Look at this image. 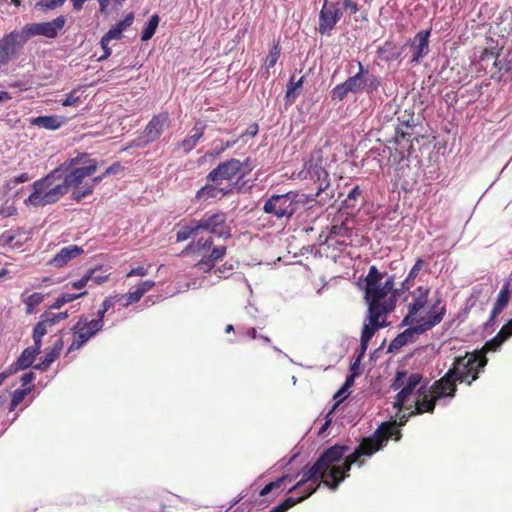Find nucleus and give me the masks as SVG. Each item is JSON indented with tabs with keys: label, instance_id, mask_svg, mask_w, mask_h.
I'll use <instances>...</instances> for the list:
<instances>
[{
	"label": "nucleus",
	"instance_id": "obj_55",
	"mask_svg": "<svg viewBox=\"0 0 512 512\" xmlns=\"http://www.w3.org/2000/svg\"><path fill=\"white\" fill-rule=\"evenodd\" d=\"M92 272H86L81 279L73 282H69L66 286L72 287L73 289H82L87 286L88 282L91 281Z\"/></svg>",
	"mask_w": 512,
	"mask_h": 512
},
{
	"label": "nucleus",
	"instance_id": "obj_11",
	"mask_svg": "<svg viewBox=\"0 0 512 512\" xmlns=\"http://www.w3.org/2000/svg\"><path fill=\"white\" fill-rule=\"evenodd\" d=\"M430 295V287L427 285L418 286L410 292L411 302L408 304V312L403 318L401 325H412L417 321H420L422 317H418V313L428 303Z\"/></svg>",
	"mask_w": 512,
	"mask_h": 512
},
{
	"label": "nucleus",
	"instance_id": "obj_33",
	"mask_svg": "<svg viewBox=\"0 0 512 512\" xmlns=\"http://www.w3.org/2000/svg\"><path fill=\"white\" fill-rule=\"evenodd\" d=\"M38 354L35 353L32 348H26L22 351L21 355L18 357L17 361L9 367L7 370L10 374L17 372L18 370H23L32 365L36 356Z\"/></svg>",
	"mask_w": 512,
	"mask_h": 512
},
{
	"label": "nucleus",
	"instance_id": "obj_38",
	"mask_svg": "<svg viewBox=\"0 0 512 512\" xmlns=\"http://www.w3.org/2000/svg\"><path fill=\"white\" fill-rule=\"evenodd\" d=\"M411 128L412 127L408 123L401 124L396 128L395 137H394L395 142L396 143H401L402 141L406 142V146H403L402 148L409 149L412 147V145H411L412 134L409 132V130Z\"/></svg>",
	"mask_w": 512,
	"mask_h": 512
},
{
	"label": "nucleus",
	"instance_id": "obj_10",
	"mask_svg": "<svg viewBox=\"0 0 512 512\" xmlns=\"http://www.w3.org/2000/svg\"><path fill=\"white\" fill-rule=\"evenodd\" d=\"M198 222L201 231H207L223 239H229L232 236L225 212H207Z\"/></svg>",
	"mask_w": 512,
	"mask_h": 512
},
{
	"label": "nucleus",
	"instance_id": "obj_30",
	"mask_svg": "<svg viewBox=\"0 0 512 512\" xmlns=\"http://www.w3.org/2000/svg\"><path fill=\"white\" fill-rule=\"evenodd\" d=\"M213 242L211 236L200 238L197 241H191L181 252V255H204L212 248Z\"/></svg>",
	"mask_w": 512,
	"mask_h": 512
},
{
	"label": "nucleus",
	"instance_id": "obj_54",
	"mask_svg": "<svg viewBox=\"0 0 512 512\" xmlns=\"http://www.w3.org/2000/svg\"><path fill=\"white\" fill-rule=\"evenodd\" d=\"M234 270V264L232 262H225L224 264H222L220 267H218L214 273L218 276V277H222V278H228L232 272Z\"/></svg>",
	"mask_w": 512,
	"mask_h": 512
},
{
	"label": "nucleus",
	"instance_id": "obj_9",
	"mask_svg": "<svg viewBox=\"0 0 512 512\" xmlns=\"http://www.w3.org/2000/svg\"><path fill=\"white\" fill-rule=\"evenodd\" d=\"M297 197L298 194L293 191L281 195H272L265 201L263 211L278 219H289L298 209Z\"/></svg>",
	"mask_w": 512,
	"mask_h": 512
},
{
	"label": "nucleus",
	"instance_id": "obj_50",
	"mask_svg": "<svg viewBox=\"0 0 512 512\" xmlns=\"http://www.w3.org/2000/svg\"><path fill=\"white\" fill-rule=\"evenodd\" d=\"M506 340L503 336L498 332L492 339L487 341L484 345V349L486 351H497L498 348L504 343Z\"/></svg>",
	"mask_w": 512,
	"mask_h": 512
},
{
	"label": "nucleus",
	"instance_id": "obj_16",
	"mask_svg": "<svg viewBox=\"0 0 512 512\" xmlns=\"http://www.w3.org/2000/svg\"><path fill=\"white\" fill-rule=\"evenodd\" d=\"M168 120V112H161L154 115L138 138L137 146H145L157 140L167 126Z\"/></svg>",
	"mask_w": 512,
	"mask_h": 512
},
{
	"label": "nucleus",
	"instance_id": "obj_46",
	"mask_svg": "<svg viewBox=\"0 0 512 512\" xmlns=\"http://www.w3.org/2000/svg\"><path fill=\"white\" fill-rule=\"evenodd\" d=\"M66 0H41L36 3L35 8L43 12L61 7Z\"/></svg>",
	"mask_w": 512,
	"mask_h": 512
},
{
	"label": "nucleus",
	"instance_id": "obj_12",
	"mask_svg": "<svg viewBox=\"0 0 512 512\" xmlns=\"http://www.w3.org/2000/svg\"><path fill=\"white\" fill-rule=\"evenodd\" d=\"M354 93L366 92L368 94L376 91L381 85L380 77L370 71L369 67L359 66V71L348 78Z\"/></svg>",
	"mask_w": 512,
	"mask_h": 512
},
{
	"label": "nucleus",
	"instance_id": "obj_2",
	"mask_svg": "<svg viewBox=\"0 0 512 512\" xmlns=\"http://www.w3.org/2000/svg\"><path fill=\"white\" fill-rule=\"evenodd\" d=\"M79 159L71 158L64 161L57 169H61V180L67 194L74 189L71 198L80 202L83 198L93 193L94 187L103 180V176L93 177L89 181L86 178L92 177L97 171V162L94 159L87 160L83 166L78 167Z\"/></svg>",
	"mask_w": 512,
	"mask_h": 512
},
{
	"label": "nucleus",
	"instance_id": "obj_28",
	"mask_svg": "<svg viewBox=\"0 0 512 512\" xmlns=\"http://www.w3.org/2000/svg\"><path fill=\"white\" fill-rule=\"evenodd\" d=\"M388 325V323H372L371 321L367 320V322L364 324L362 333H361V340H360V355L359 357L363 356L368 348V344L374 334L380 329L384 328Z\"/></svg>",
	"mask_w": 512,
	"mask_h": 512
},
{
	"label": "nucleus",
	"instance_id": "obj_34",
	"mask_svg": "<svg viewBox=\"0 0 512 512\" xmlns=\"http://www.w3.org/2000/svg\"><path fill=\"white\" fill-rule=\"evenodd\" d=\"M200 230L198 220H192L188 223L180 225L176 232V241L183 242L195 236Z\"/></svg>",
	"mask_w": 512,
	"mask_h": 512
},
{
	"label": "nucleus",
	"instance_id": "obj_5",
	"mask_svg": "<svg viewBox=\"0 0 512 512\" xmlns=\"http://www.w3.org/2000/svg\"><path fill=\"white\" fill-rule=\"evenodd\" d=\"M440 303L441 299L439 298L429 310L427 317H422L420 321H417L412 325H408L409 327L407 329L399 333L391 341L388 350L390 352L398 351L408 343L414 342L416 335L423 334L438 325L446 314V306L442 305L441 307H438Z\"/></svg>",
	"mask_w": 512,
	"mask_h": 512
},
{
	"label": "nucleus",
	"instance_id": "obj_49",
	"mask_svg": "<svg viewBox=\"0 0 512 512\" xmlns=\"http://www.w3.org/2000/svg\"><path fill=\"white\" fill-rule=\"evenodd\" d=\"M362 195V191L359 186H355L348 193L347 198L344 200V204L347 208H354L356 202L360 196Z\"/></svg>",
	"mask_w": 512,
	"mask_h": 512
},
{
	"label": "nucleus",
	"instance_id": "obj_51",
	"mask_svg": "<svg viewBox=\"0 0 512 512\" xmlns=\"http://www.w3.org/2000/svg\"><path fill=\"white\" fill-rule=\"evenodd\" d=\"M227 253V247L225 245L215 246L211 249V252L208 254L210 260H213L215 263L222 260Z\"/></svg>",
	"mask_w": 512,
	"mask_h": 512
},
{
	"label": "nucleus",
	"instance_id": "obj_59",
	"mask_svg": "<svg viewBox=\"0 0 512 512\" xmlns=\"http://www.w3.org/2000/svg\"><path fill=\"white\" fill-rule=\"evenodd\" d=\"M238 141H239V138H236V139H233V140H227L226 142H222L219 147L215 148L214 155L215 156L221 155L227 149L232 148Z\"/></svg>",
	"mask_w": 512,
	"mask_h": 512
},
{
	"label": "nucleus",
	"instance_id": "obj_48",
	"mask_svg": "<svg viewBox=\"0 0 512 512\" xmlns=\"http://www.w3.org/2000/svg\"><path fill=\"white\" fill-rule=\"evenodd\" d=\"M113 305H114V302H113L111 297H106L103 300V302H102V304L100 306V309L97 312V318L95 319L96 321H100V324L102 326H104V316H105V314L107 313V311L111 307H113Z\"/></svg>",
	"mask_w": 512,
	"mask_h": 512
},
{
	"label": "nucleus",
	"instance_id": "obj_42",
	"mask_svg": "<svg viewBox=\"0 0 512 512\" xmlns=\"http://www.w3.org/2000/svg\"><path fill=\"white\" fill-rule=\"evenodd\" d=\"M349 92L354 93V89L351 86V82L348 81V79L341 83L336 85L332 90V100H343Z\"/></svg>",
	"mask_w": 512,
	"mask_h": 512
},
{
	"label": "nucleus",
	"instance_id": "obj_19",
	"mask_svg": "<svg viewBox=\"0 0 512 512\" xmlns=\"http://www.w3.org/2000/svg\"><path fill=\"white\" fill-rule=\"evenodd\" d=\"M27 40L25 34L13 31L0 40V62L10 60Z\"/></svg>",
	"mask_w": 512,
	"mask_h": 512
},
{
	"label": "nucleus",
	"instance_id": "obj_27",
	"mask_svg": "<svg viewBox=\"0 0 512 512\" xmlns=\"http://www.w3.org/2000/svg\"><path fill=\"white\" fill-rule=\"evenodd\" d=\"M30 122L39 128L57 130L67 122V119L60 115H49L34 117Z\"/></svg>",
	"mask_w": 512,
	"mask_h": 512
},
{
	"label": "nucleus",
	"instance_id": "obj_25",
	"mask_svg": "<svg viewBox=\"0 0 512 512\" xmlns=\"http://www.w3.org/2000/svg\"><path fill=\"white\" fill-rule=\"evenodd\" d=\"M318 487H319V484H316L315 486H313L312 482L306 483L303 487L298 489V490L303 491L304 494L302 496H300L298 498L288 497L282 503H280L278 506L271 509L270 512H287L290 508H292L296 504L304 501L306 498H308L310 495H312L317 490ZM295 490L296 489H294L293 491H295Z\"/></svg>",
	"mask_w": 512,
	"mask_h": 512
},
{
	"label": "nucleus",
	"instance_id": "obj_29",
	"mask_svg": "<svg viewBox=\"0 0 512 512\" xmlns=\"http://www.w3.org/2000/svg\"><path fill=\"white\" fill-rule=\"evenodd\" d=\"M388 325V323H372L371 321L367 320V322L364 324L362 333H361V340H360V355L359 357L363 356L368 348V344L374 334L380 329L384 328Z\"/></svg>",
	"mask_w": 512,
	"mask_h": 512
},
{
	"label": "nucleus",
	"instance_id": "obj_26",
	"mask_svg": "<svg viewBox=\"0 0 512 512\" xmlns=\"http://www.w3.org/2000/svg\"><path fill=\"white\" fill-rule=\"evenodd\" d=\"M100 80L101 78L99 77L95 80L90 81L89 83H85L83 85H78L77 87H75L73 90L66 94L64 99L61 100L62 106H78L80 103H82L83 99L85 98V88L94 85Z\"/></svg>",
	"mask_w": 512,
	"mask_h": 512
},
{
	"label": "nucleus",
	"instance_id": "obj_37",
	"mask_svg": "<svg viewBox=\"0 0 512 512\" xmlns=\"http://www.w3.org/2000/svg\"><path fill=\"white\" fill-rule=\"evenodd\" d=\"M87 295V291H83L80 293H62L59 295L52 305H50V309L58 310L61 307H63L65 304L73 302L74 300H77L79 298L84 297Z\"/></svg>",
	"mask_w": 512,
	"mask_h": 512
},
{
	"label": "nucleus",
	"instance_id": "obj_13",
	"mask_svg": "<svg viewBox=\"0 0 512 512\" xmlns=\"http://www.w3.org/2000/svg\"><path fill=\"white\" fill-rule=\"evenodd\" d=\"M342 16L343 13L338 2L329 3L328 0H324L322 9L319 12L318 32L321 35H330Z\"/></svg>",
	"mask_w": 512,
	"mask_h": 512
},
{
	"label": "nucleus",
	"instance_id": "obj_3",
	"mask_svg": "<svg viewBox=\"0 0 512 512\" xmlns=\"http://www.w3.org/2000/svg\"><path fill=\"white\" fill-rule=\"evenodd\" d=\"M384 274L375 265L370 266L365 277L364 298L368 304L367 320L387 323V316L395 310L397 294L381 287Z\"/></svg>",
	"mask_w": 512,
	"mask_h": 512
},
{
	"label": "nucleus",
	"instance_id": "obj_22",
	"mask_svg": "<svg viewBox=\"0 0 512 512\" xmlns=\"http://www.w3.org/2000/svg\"><path fill=\"white\" fill-rule=\"evenodd\" d=\"M378 56L380 60L385 62H402L407 56V47L399 46L392 41H386L383 46L379 47Z\"/></svg>",
	"mask_w": 512,
	"mask_h": 512
},
{
	"label": "nucleus",
	"instance_id": "obj_4",
	"mask_svg": "<svg viewBox=\"0 0 512 512\" xmlns=\"http://www.w3.org/2000/svg\"><path fill=\"white\" fill-rule=\"evenodd\" d=\"M61 182V169L55 168L45 177L33 183L32 192L25 203L34 207L56 203L66 194Z\"/></svg>",
	"mask_w": 512,
	"mask_h": 512
},
{
	"label": "nucleus",
	"instance_id": "obj_1",
	"mask_svg": "<svg viewBox=\"0 0 512 512\" xmlns=\"http://www.w3.org/2000/svg\"><path fill=\"white\" fill-rule=\"evenodd\" d=\"M411 416L403 414L399 417V421L382 422L375 432L361 440L358 447L349 455L346 453L350 450L347 445H334L326 449L318 460L303 473V477L299 480L289 492L294 489L303 487L306 483L312 482L318 484L321 479L322 483L332 490H336L339 484L348 476L352 464L362 466L365 458H369L378 451L382 450L390 439L399 441L402 437L400 426L408 421Z\"/></svg>",
	"mask_w": 512,
	"mask_h": 512
},
{
	"label": "nucleus",
	"instance_id": "obj_57",
	"mask_svg": "<svg viewBox=\"0 0 512 512\" xmlns=\"http://www.w3.org/2000/svg\"><path fill=\"white\" fill-rule=\"evenodd\" d=\"M143 296L140 294V292L135 288L133 291H129L127 294L123 296L125 298V302L123 303L124 306H129L133 303H137L140 301V299Z\"/></svg>",
	"mask_w": 512,
	"mask_h": 512
},
{
	"label": "nucleus",
	"instance_id": "obj_56",
	"mask_svg": "<svg viewBox=\"0 0 512 512\" xmlns=\"http://www.w3.org/2000/svg\"><path fill=\"white\" fill-rule=\"evenodd\" d=\"M285 477H280L276 479L275 481H272L265 485L262 490L260 491V496H266L269 493H271L274 489L280 488L282 482L284 481Z\"/></svg>",
	"mask_w": 512,
	"mask_h": 512
},
{
	"label": "nucleus",
	"instance_id": "obj_64",
	"mask_svg": "<svg viewBox=\"0 0 512 512\" xmlns=\"http://www.w3.org/2000/svg\"><path fill=\"white\" fill-rule=\"evenodd\" d=\"M499 333L506 341L512 337V318L502 326V328L499 330Z\"/></svg>",
	"mask_w": 512,
	"mask_h": 512
},
{
	"label": "nucleus",
	"instance_id": "obj_23",
	"mask_svg": "<svg viewBox=\"0 0 512 512\" xmlns=\"http://www.w3.org/2000/svg\"><path fill=\"white\" fill-rule=\"evenodd\" d=\"M83 252V248L77 245L64 247L52 259L49 260L48 265L55 268H62L66 266L71 260L83 254Z\"/></svg>",
	"mask_w": 512,
	"mask_h": 512
},
{
	"label": "nucleus",
	"instance_id": "obj_7",
	"mask_svg": "<svg viewBox=\"0 0 512 512\" xmlns=\"http://www.w3.org/2000/svg\"><path fill=\"white\" fill-rule=\"evenodd\" d=\"M252 169L253 167L251 165L250 158H246L243 161L237 158H231L219 163L208 173L206 179L208 182L221 184L223 181H231L237 177V181L234 183L236 186L252 171Z\"/></svg>",
	"mask_w": 512,
	"mask_h": 512
},
{
	"label": "nucleus",
	"instance_id": "obj_14",
	"mask_svg": "<svg viewBox=\"0 0 512 512\" xmlns=\"http://www.w3.org/2000/svg\"><path fill=\"white\" fill-rule=\"evenodd\" d=\"M65 22L66 18L61 15L49 22L32 23L23 28V34H25L26 38L37 35L56 38L63 29Z\"/></svg>",
	"mask_w": 512,
	"mask_h": 512
},
{
	"label": "nucleus",
	"instance_id": "obj_15",
	"mask_svg": "<svg viewBox=\"0 0 512 512\" xmlns=\"http://www.w3.org/2000/svg\"><path fill=\"white\" fill-rule=\"evenodd\" d=\"M432 29L421 30L416 33L413 39L407 41L404 44L407 47V55L411 54L409 62H419L424 57H426L430 51L429 49V37L431 35Z\"/></svg>",
	"mask_w": 512,
	"mask_h": 512
},
{
	"label": "nucleus",
	"instance_id": "obj_58",
	"mask_svg": "<svg viewBox=\"0 0 512 512\" xmlns=\"http://www.w3.org/2000/svg\"><path fill=\"white\" fill-rule=\"evenodd\" d=\"M424 265L425 261L422 258H418L408 273V280H415Z\"/></svg>",
	"mask_w": 512,
	"mask_h": 512
},
{
	"label": "nucleus",
	"instance_id": "obj_60",
	"mask_svg": "<svg viewBox=\"0 0 512 512\" xmlns=\"http://www.w3.org/2000/svg\"><path fill=\"white\" fill-rule=\"evenodd\" d=\"M134 21V14L128 13L123 20L115 24L117 28L120 29V31H124L127 27L131 26Z\"/></svg>",
	"mask_w": 512,
	"mask_h": 512
},
{
	"label": "nucleus",
	"instance_id": "obj_44",
	"mask_svg": "<svg viewBox=\"0 0 512 512\" xmlns=\"http://www.w3.org/2000/svg\"><path fill=\"white\" fill-rule=\"evenodd\" d=\"M22 229L17 228L16 230H7L0 235V246H19L20 244L14 243L17 236L21 235Z\"/></svg>",
	"mask_w": 512,
	"mask_h": 512
},
{
	"label": "nucleus",
	"instance_id": "obj_53",
	"mask_svg": "<svg viewBox=\"0 0 512 512\" xmlns=\"http://www.w3.org/2000/svg\"><path fill=\"white\" fill-rule=\"evenodd\" d=\"M350 234L351 230L346 226L344 222L339 225H332L330 229V236L349 237Z\"/></svg>",
	"mask_w": 512,
	"mask_h": 512
},
{
	"label": "nucleus",
	"instance_id": "obj_63",
	"mask_svg": "<svg viewBox=\"0 0 512 512\" xmlns=\"http://www.w3.org/2000/svg\"><path fill=\"white\" fill-rule=\"evenodd\" d=\"M280 56V48L278 45H275L273 49L270 51L269 55L267 56L266 62L267 64H276Z\"/></svg>",
	"mask_w": 512,
	"mask_h": 512
},
{
	"label": "nucleus",
	"instance_id": "obj_35",
	"mask_svg": "<svg viewBox=\"0 0 512 512\" xmlns=\"http://www.w3.org/2000/svg\"><path fill=\"white\" fill-rule=\"evenodd\" d=\"M295 78V75H292L287 86V91L285 95L287 104L294 103L301 92L304 76H301L297 80Z\"/></svg>",
	"mask_w": 512,
	"mask_h": 512
},
{
	"label": "nucleus",
	"instance_id": "obj_41",
	"mask_svg": "<svg viewBox=\"0 0 512 512\" xmlns=\"http://www.w3.org/2000/svg\"><path fill=\"white\" fill-rule=\"evenodd\" d=\"M159 16L157 14H154L150 17L149 21L146 23L145 27L143 28L141 32V40L142 41H148L150 40L153 35L155 34V31L159 24Z\"/></svg>",
	"mask_w": 512,
	"mask_h": 512
},
{
	"label": "nucleus",
	"instance_id": "obj_18",
	"mask_svg": "<svg viewBox=\"0 0 512 512\" xmlns=\"http://www.w3.org/2000/svg\"><path fill=\"white\" fill-rule=\"evenodd\" d=\"M429 389L427 388V384H422L416 391L417 399L414 402V405H409L405 407L406 410H410V415H419L423 413H432L436 406V401L439 400L435 398L434 394H431V397H428Z\"/></svg>",
	"mask_w": 512,
	"mask_h": 512
},
{
	"label": "nucleus",
	"instance_id": "obj_32",
	"mask_svg": "<svg viewBox=\"0 0 512 512\" xmlns=\"http://www.w3.org/2000/svg\"><path fill=\"white\" fill-rule=\"evenodd\" d=\"M75 329L86 334L90 339L103 329L100 321L94 319L89 320L86 316H80L77 323L73 326Z\"/></svg>",
	"mask_w": 512,
	"mask_h": 512
},
{
	"label": "nucleus",
	"instance_id": "obj_62",
	"mask_svg": "<svg viewBox=\"0 0 512 512\" xmlns=\"http://www.w3.org/2000/svg\"><path fill=\"white\" fill-rule=\"evenodd\" d=\"M154 286H155V282L153 280H145V281L139 283L135 288L143 296L145 293L150 291Z\"/></svg>",
	"mask_w": 512,
	"mask_h": 512
},
{
	"label": "nucleus",
	"instance_id": "obj_39",
	"mask_svg": "<svg viewBox=\"0 0 512 512\" xmlns=\"http://www.w3.org/2000/svg\"><path fill=\"white\" fill-rule=\"evenodd\" d=\"M44 300V295L39 292H35L25 298L23 302L25 304V312L27 315H31L35 312V308L41 304Z\"/></svg>",
	"mask_w": 512,
	"mask_h": 512
},
{
	"label": "nucleus",
	"instance_id": "obj_24",
	"mask_svg": "<svg viewBox=\"0 0 512 512\" xmlns=\"http://www.w3.org/2000/svg\"><path fill=\"white\" fill-rule=\"evenodd\" d=\"M220 185L212 182L207 183L196 192L195 199L199 202H205L209 199L226 196L232 192L230 185L226 188L220 187Z\"/></svg>",
	"mask_w": 512,
	"mask_h": 512
},
{
	"label": "nucleus",
	"instance_id": "obj_45",
	"mask_svg": "<svg viewBox=\"0 0 512 512\" xmlns=\"http://www.w3.org/2000/svg\"><path fill=\"white\" fill-rule=\"evenodd\" d=\"M30 390V388L17 389L11 394V402L9 406L10 412L16 409V407L24 400L25 396L30 392Z\"/></svg>",
	"mask_w": 512,
	"mask_h": 512
},
{
	"label": "nucleus",
	"instance_id": "obj_20",
	"mask_svg": "<svg viewBox=\"0 0 512 512\" xmlns=\"http://www.w3.org/2000/svg\"><path fill=\"white\" fill-rule=\"evenodd\" d=\"M423 377L419 373L410 374L402 389L397 393L395 397L394 407L398 410H402L407 407L406 404L409 401L410 396L416 390L417 386L420 385Z\"/></svg>",
	"mask_w": 512,
	"mask_h": 512
},
{
	"label": "nucleus",
	"instance_id": "obj_36",
	"mask_svg": "<svg viewBox=\"0 0 512 512\" xmlns=\"http://www.w3.org/2000/svg\"><path fill=\"white\" fill-rule=\"evenodd\" d=\"M68 318V312L59 313H48L45 312L41 315V321L38 324H44V328L48 331V328Z\"/></svg>",
	"mask_w": 512,
	"mask_h": 512
},
{
	"label": "nucleus",
	"instance_id": "obj_8",
	"mask_svg": "<svg viewBox=\"0 0 512 512\" xmlns=\"http://www.w3.org/2000/svg\"><path fill=\"white\" fill-rule=\"evenodd\" d=\"M296 178L302 180L310 179L318 183L319 186L315 193L316 197L329 189L331 185L330 176L323 166V157L320 151H315L309 155V158L304 162L303 169L297 173Z\"/></svg>",
	"mask_w": 512,
	"mask_h": 512
},
{
	"label": "nucleus",
	"instance_id": "obj_47",
	"mask_svg": "<svg viewBox=\"0 0 512 512\" xmlns=\"http://www.w3.org/2000/svg\"><path fill=\"white\" fill-rule=\"evenodd\" d=\"M123 32L120 31L115 25L105 33V35L101 38V45L103 48H106L108 43L112 40H119L122 37Z\"/></svg>",
	"mask_w": 512,
	"mask_h": 512
},
{
	"label": "nucleus",
	"instance_id": "obj_52",
	"mask_svg": "<svg viewBox=\"0 0 512 512\" xmlns=\"http://www.w3.org/2000/svg\"><path fill=\"white\" fill-rule=\"evenodd\" d=\"M216 266V263L213 260H210V257L203 256L196 264L195 267L203 272H210L212 269H214Z\"/></svg>",
	"mask_w": 512,
	"mask_h": 512
},
{
	"label": "nucleus",
	"instance_id": "obj_21",
	"mask_svg": "<svg viewBox=\"0 0 512 512\" xmlns=\"http://www.w3.org/2000/svg\"><path fill=\"white\" fill-rule=\"evenodd\" d=\"M511 296L510 284L505 283L497 295V299L493 305L492 311L488 320L484 323L485 329L492 327L496 321L497 316L508 306Z\"/></svg>",
	"mask_w": 512,
	"mask_h": 512
},
{
	"label": "nucleus",
	"instance_id": "obj_17",
	"mask_svg": "<svg viewBox=\"0 0 512 512\" xmlns=\"http://www.w3.org/2000/svg\"><path fill=\"white\" fill-rule=\"evenodd\" d=\"M455 370L448 369V371L438 380H436L429 389L431 394L435 395V398H453L457 391L456 382L458 380L455 378Z\"/></svg>",
	"mask_w": 512,
	"mask_h": 512
},
{
	"label": "nucleus",
	"instance_id": "obj_40",
	"mask_svg": "<svg viewBox=\"0 0 512 512\" xmlns=\"http://www.w3.org/2000/svg\"><path fill=\"white\" fill-rule=\"evenodd\" d=\"M71 330L73 338L71 344L68 347V352H73L81 349L90 340V338L87 337L86 334H83V332H80L74 327Z\"/></svg>",
	"mask_w": 512,
	"mask_h": 512
},
{
	"label": "nucleus",
	"instance_id": "obj_43",
	"mask_svg": "<svg viewBox=\"0 0 512 512\" xmlns=\"http://www.w3.org/2000/svg\"><path fill=\"white\" fill-rule=\"evenodd\" d=\"M47 334V330L44 328V324H36L33 328V340L34 346L31 347L32 350L39 354L42 347V338Z\"/></svg>",
	"mask_w": 512,
	"mask_h": 512
},
{
	"label": "nucleus",
	"instance_id": "obj_6",
	"mask_svg": "<svg viewBox=\"0 0 512 512\" xmlns=\"http://www.w3.org/2000/svg\"><path fill=\"white\" fill-rule=\"evenodd\" d=\"M487 364V358L482 351L466 353L464 356H458L454 359L450 369L455 370V378L460 383L470 386L479 377Z\"/></svg>",
	"mask_w": 512,
	"mask_h": 512
},
{
	"label": "nucleus",
	"instance_id": "obj_31",
	"mask_svg": "<svg viewBox=\"0 0 512 512\" xmlns=\"http://www.w3.org/2000/svg\"><path fill=\"white\" fill-rule=\"evenodd\" d=\"M205 124L198 122L191 130V134L179 143V147L184 153H189L197 145L204 134Z\"/></svg>",
	"mask_w": 512,
	"mask_h": 512
},
{
	"label": "nucleus",
	"instance_id": "obj_61",
	"mask_svg": "<svg viewBox=\"0 0 512 512\" xmlns=\"http://www.w3.org/2000/svg\"><path fill=\"white\" fill-rule=\"evenodd\" d=\"M406 378V372L404 371H398L397 374H396V377L392 383V388L394 390H397V389H402V387L404 386L405 382L404 379Z\"/></svg>",
	"mask_w": 512,
	"mask_h": 512
}]
</instances>
